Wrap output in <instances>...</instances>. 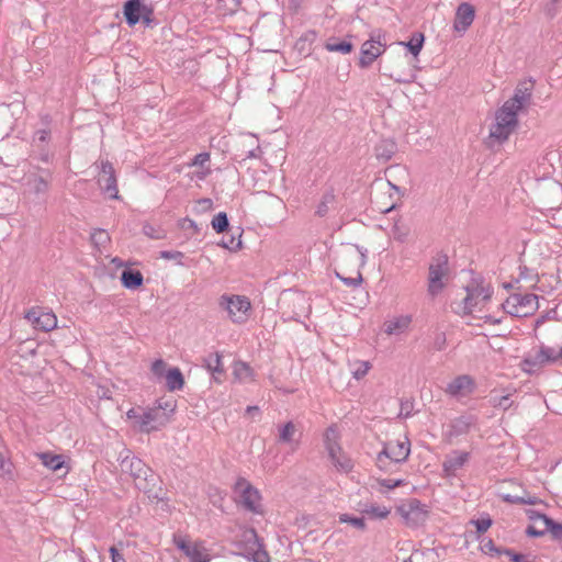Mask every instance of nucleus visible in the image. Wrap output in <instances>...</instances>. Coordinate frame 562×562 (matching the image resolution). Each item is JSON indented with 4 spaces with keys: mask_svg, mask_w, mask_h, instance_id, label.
<instances>
[{
    "mask_svg": "<svg viewBox=\"0 0 562 562\" xmlns=\"http://www.w3.org/2000/svg\"><path fill=\"white\" fill-rule=\"evenodd\" d=\"M449 272V257L446 252L439 251L431 257L427 280V294L431 299H435L443 291Z\"/></svg>",
    "mask_w": 562,
    "mask_h": 562,
    "instance_id": "1",
    "label": "nucleus"
},
{
    "mask_svg": "<svg viewBox=\"0 0 562 562\" xmlns=\"http://www.w3.org/2000/svg\"><path fill=\"white\" fill-rule=\"evenodd\" d=\"M396 513L403 518L406 527L418 529L426 525L430 510L429 506L418 498H409L396 507Z\"/></svg>",
    "mask_w": 562,
    "mask_h": 562,
    "instance_id": "2",
    "label": "nucleus"
},
{
    "mask_svg": "<svg viewBox=\"0 0 562 562\" xmlns=\"http://www.w3.org/2000/svg\"><path fill=\"white\" fill-rule=\"evenodd\" d=\"M536 81L532 78L519 81L514 90V94L503 105L506 111L514 112L518 116L519 112L527 111L532 104V95Z\"/></svg>",
    "mask_w": 562,
    "mask_h": 562,
    "instance_id": "3",
    "label": "nucleus"
},
{
    "mask_svg": "<svg viewBox=\"0 0 562 562\" xmlns=\"http://www.w3.org/2000/svg\"><path fill=\"white\" fill-rule=\"evenodd\" d=\"M517 126L518 116L501 106L495 113V123L490 127L488 139L503 144Z\"/></svg>",
    "mask_w": 562,
    "mask_h": 562,
    "instance_id": "4",
    "label": "nucleus"
},
{
    "mask_svg": "<svg viewBox=\"0 0 562 562\" xmlns=\"http://www.w3.org/2000/svg\"><path fill=\"white\" fill-rule=\"evenodd\" d=\"M385 33L381 30L373 31L370 38L361 45L359 67L369 68L385 52Z\"/></svg>",
    "mask_w": 562,
    "mask_h": 562,
    "instance_id": "5",
    "label": "nucleus"
},
{
    "mask_svg": "<svg viewBox=\"0 0 562 562\" xmlns=\"http://www.w3.org/2000/svg\"><path fill=\"white\" fill-rule=\"evenodd\" d=\"M504 311L515 317L532 315L539 307L538 295L532 293L512 294L503 304Z\"/></svg>",
    "mask_w": 562,
    "mask_h": 562,
    "instance_id": "6",
    "label": "nucleus"
},
{
    "mask_svg": "<svg viewBox=\"0 0 562 562\" xmlns=\"http://www.w3.org/2000/svg\"><path fill=\"white\" fill-rule=\"evenodd\" d=\"M123 18L131 27L139 22L150 26L154 22V9L151 5L143 3V0H126L122 9Z\"/></svg>",
    "mask_w": 562,
    "mask_h": 562,
    "instance_id": "7",
    "label": "nucleus"
},
{
    "mask_svg": "<svg viewBox=\"0 0 562 562\" xmlns=\"http://www.w3.org/2000/svg\"><path fill=\"white\" fill-rule=\"evenodd\" d=\"M135 486L142 491L150 502L159 503L168 501L167 492L162 486V480L151 469L136 481Z\"/></svg>",
    "mask_w": 562,
    "mask_h": 562,
    "instance_id": "8",
    "label": "nucleus"
},
{
    "mask_svg": "<svg viewBox=\"0 0 562 562\" xmlns=\"http://www.w3.org/2000/svg\"><path fill=\"white\" fill-rule=\"evenodd\" d=\"M220 306L227 311L232 322L241 324L248 318V311L251 308L250 301L244 295H227L220 297Z\"/></svg>",
    "mask_w": 562,
    "mask_h": 562,
    "instance_id": "9",
    "label": "nucleus"
},
{
    "mask_svg": "<svg viewBox=\"0 0 562 562\" xmlns=\"http://www.w3.org/2000/svg\"><path fill=\"white\" fill-rule=\"evenodd\" d=\"M240 542L245 546V557L254 562H270V557L255 528H246L241 532Z\"/></svg>",
    "mask_w": 562,
    "mask_h": 562,
    "instance_id": "10",
    "label": "nucleus"
},
{
    "mask_svg": "<svg viewBox=\"0 0 562 562\" xmlns=\"http://www.w3.org/2000/svg\"><path fill=\"white\" fill-rule=\"evenodd\" d=\"M411 453V443L406 441H396L384 443L382 451L376 457V464L381 470H385V460L390 459L392 462H405Z\"/></svg>",
    "mask_w": 562,
    "mask_h": 562,
    "instance_id": "11",
    "label": "nucleus"
},
{
    "mask_svg": "<svg viewBox=\"0 0 562 562\" xmlns=\"http://www.w3.org/2000/svg\"><path fill=\"white\" fill-rule=\"evenodd\" d=\"M479 417L474 414L465 413L452 418L443 431V437L447 442L452 443L453 439L468 435L473 428L476 427Z\"/></svg>",
    "mask_w": 562,
    "mask_h": 562,
    "instance_id": "12",
    "label": "nucleus"
},
{
    "mask_svg": "<svg viewBox=\"0 0 562 562\" xmlns=\"http://www.w3.org/2000/svg\"><path fill=\"white\" fill-rule=\"evenodd\" d=\"M98 186L112 200H119L117 179L114 167L109 160H100L98 166Z\"/></svg>",
    "mask_w": 562,
    "mask_h": 562,
    "instance_id": "13",
    "label": "nucleus"
},
{
    "mask_svg": "<svg viewBox=\"0 0 562 562\" xmlns=\"http://www.w3.org/2000/svg\"><path fill=\"white\" fill-rule=\"evenodd\" d=\"M235 492L240 494V503L250 513L262 514L260 506L261 495L246 479L239 477L234 486Z\"/></svg>",
    "mask_w": 562,
    "mask_h": 562,
    "instance_id": "14",
    "label": "nucleus"
},
{
    "mask_svg": "<svg viewBox=\"0 0 562 562\" xmlns=\"http://www.w3.org/2000/svg\"><path fill=\"white\" fill-rule=\"evenodd\" d=\"M329 428L326 432L325 447L328 452L333 465L339 472L349 473L353 469V461L342 451L340 445L336 440L329 438Z\"/></svg>",
    "mask_w": 562,
    "mask_h": 562,
    "instance_id": "15",
    "label": "nucleus"
},
{
    "mask_svg": "<svg viewBox=\"0 0 562 562\" xmlns=\"http://www.w3.org/2000/svg\"><path fill=\"white\" fill-rule=\"evenodd\" d=\"M161 409H166V407L159 404L158 407L148 408L140 414L137 426L142 432L149 434L166 425L168 417Z\"/></svg>",
    "mask_w": 562,
    "mask_h": 562,
    "instance_id": "16",
    "label": "nucleus"
},
{
    "mask_svg": "<svg viewBox=\"0 0 562 562\" xmlns=\"http://www.w3.org/2000/svg\"><path fill=\"white\" fill-rule=\"evenodd\" d=\"M475 387V380L471 375L461 374L448 383L445 392L453 397H464L471 395Z\"/></svg>",
    "mask_w": 562,
    "mask_h": 562,
    "instance_id": "17",
    "label": "nucleus"
},
{
    "mask_svg": "<svg viewBox=\"0 0 562 562\" xmlns=\"http://www.w3.org/2000/svg\"><path fill=\"white\" fill-rule=\"evenodd\" d=\"M40 170L41 173H30L26 178L29 191L37 196L47 194L53 180V172L49 169Z\"/></svg>",
    "mask_w": 562,
    "mask_h": 562,
    "instance_id": "18",
    "label": "nucleus"
},
{
    "mask_svg": "<svg viewBox=\"0 0 562 562\" xmlns=\"http://www.w3.org/2000/svg\"><path fill=\"white\" fill-rule=\"evenodd\" d=\"M475 19V8L469 2H461L453 21V30L460 35L464 34Z\"/></svg>",
    "mask_w": 562,
    "mask_h": 562,
    "instance_id": "19",
    "label": "nucleus"
},
{
    "mask_svg": "<svg viewBox=\"0 0 562 562\" xmlns=\"http://www.w3.org/2000/svg\"><path fill=\"white\" fill-rule=\"evenodd\" d=\"M121 470L124 473H128L133 479L134 483L143 475L146 474L150 468L139 458L131 456V451H126V456H120Z\"/></svg>",
    "mask_w": 562,
    "mask_h": 562,
    "instance_id": "20",
    "label": "nucleus"
},
{
    "mask_svg": "<svg viewBox=\"0 0 562 562\" xmlns=\"http://www.w3.org/2000/svg\"><path fill=\"white\" fill-rule=\"evenodd\" d=\"M25 318L33 323L36 329L49 331L57 326V317L53 312H40L38 308L32 307L26 314Z\"/></svg>",
    "mask_w": 562,
    "mask_h": 562,
    "instance_id": "21",
    "label": "nucleus"
},
{
    "mask_svg": "<svg viewBox=\"0 0 562 562\" xmlns=\"http://www.w3.org/2000/svg\"><path fill=\"white\" fill-rule=\"evenodd\" d=\"M525 533L530 538H538L550 533L552 540L562 542V521L559 522L551 518L547 520V527H541V529H536V525L531 524L527 526Z\"/></svg>",
    "mask_w": 562,
    "mask_h": 562,
    "instance_id": "22",
    "label": "nucleus"
},
{
    "mask_svg": "<svg viewBox=\"0 0 562 562\" xmlns=\"http://www.w3.org/2000/svg\"><path fill=\"white\" fill-rule=\"evenodd\" d=\"M470 459V453L467 451L453 450L448 454L442 463L443 472L447 475H454Z\"/></svg>",
    "mask_w": 562,
    "mask_h": 562,
    "instance_id": "23",
    "label": "nucleus"
},
{
    "mask_svg": "<svg viewBox=\"0 0 562 562\" xmlns=\"http://www.w3.org/2000/svg\"><path fill=\"white\" fill-rule=\"evenodd\" d=\"M353 36L347 35L345 38L330 36L324 44V48L328 52L339 53L341 55H349L353 52L355 46L350 41Z\"/></svg>",
    "mask_w": 562,
    "mask_h": 562,
    "instance_id": "24",
    "label": "nucleus"
},
{
    "mask_svg": "<svg viewBox=\"0 0 562 562\" xmlns=\"http://www.w3.org/2000/svg\"><path fill=\"white\" fill-rule=\"evenodd\" d=\"M122 285L127 290H137L144 284V277L139 270L126 268L120 277Z\"/></svg>",
    "mask_w": 562,
    "mask_h": 562,
    "instance_id": "25",
    "label": "nucleus"
},
{
    "mask_svg": "<svg viewBox=\"0 0 562 562\" xmlns=\"http://www.w3.org/2000/svg\"><path fill=\"white\" fill-rule=\"evenodd\" d=\"M412 323L411 315H401L384 323V331L387 335H395L405 331Z\"/></svg>",
    "mask_w": 562,
    "mask_h": 562,
    "instance_id": "26",
    "label": "nucleus"
},
{
    "mask_svg": "<svg viewBox=\"0 0 562 562\" xmlns=\"http://www.w3.org/2000/svg\"><path fill=\"white\" fill-rule=\"evenodd\" d=\"M544 366L546 363L540 349L535 353H528L521 361V369L529 374L537 372Z\"/></svg>",
    "mask_w": 562,
    "mask_h": 562,
    "instance_id": "27",
    "label": "nucleus"
},
{
    "mask_svg": "<svg viewBox=\"0 0 562 562\" xmlns=\"http://www.w3.org/2000/svg\"><path fill=\"white\" fill-rule=\"evenodd\" d=\"M165 379L166 386L170 392L180 391L184 386V376L177 367L168 369Z\"/></svg>",
    "mask_w": 562,
    "mask_h": 562,
    "instance_id": "28",
    "label": "nucleus"
},
{
    "mask_svg": "<svg viewBox=\"0 0 562 562\" xmlns=\"http://www.w3.org/2000/svg\"><path fill=\"white\" fill-rule=\"evenodd\" d=\"M204 363L206 369L212 373L214 380L220 383L221 379L218 376L224 374L222 356L218 352L211 353L204 359Z\"/></svg>",
    "mask_w": 562,
    "mask_h": 562,
    "instance_id": "29",
    "label": "nucleus"
},
{
    "mask_svg": "<svg viewBox=\"0 0 562 562\" xmlns=\"http://www.w3.org/2000/svg\"><path fill=\"white\" fill-rule=\"evenodd\" d=\"M37 457L41 459L44 467L47 469L57 472L65 467V459L61 454H54L52 452H41L37 453Z\"/></svg>",
    "mask_w": 562,
    "mask_h": 562,
    "instance_id": "30",
    "label": "nucleus"
},
{
    "mask_svg": "<svg viewBox=\"0 0 562 562\" xmlns=\"http://www.w3.org/2000/svg\"><path fill=\"white\" fill-rule=\"evenodd\" d=\"M317 38V32L314 30H308L301 35V37L295 43V48L300 54L308 56L312 52V45Z\"/></svg>",
    "mask_w": 562,
    "mask_h": 562,
    "instance_id": "31",
    "label": "nucleus"
},
{
    "mask_svg": "<svg viewBox=\"0 0 562 562\" xmlns=\"http://www.w3.org/2000/svg\"><path fill=\"white\" fill-rule=\"evenodd\" d=\"M425 43V35L422 32H414L407 42H398V45L404 46L414 57H417L423 49Z\"/></svg>",
    "mask_w": 562,
    "mask_h": 562,
    "instance_id": "32",
    "label": "nucleus"
},
{
    "mask_svg": "<svg viewBox=\"0 0 562 562\" xmlns=\"http://www.w3.org/2000/svg\"><path fill=\"white\" fill-rule=\"evenodd\" d=\"M374 150L378 159L389 161L396 151V144L393 140L383 139L375 146Z\"/></svg>",
    "mask_w": 562,
    "mask_h": 562,
    "instance_id": "33",
    "label": "nucleus"
},
{
    "mask_svg": "<svg viewBox=\"0 0 562 562\" xmlns=\"http://www.w3.org/2000/svg\"><path fill=\"white\" fill-rule=\"evenodd\" d=\"M190 562H210L211 557L209 550L200 542H194L187 552Z\"/></svg>",
    "mask_w": 562,
    "mask_h": 562,
    "instance_id": "34",
    "label": "nucleus"
},
{
    "mask_svg": "<svg viewBox=\"0 0 562 562\" xmlns=\"http://www.w3.org/2000/svg\"><path fill=\"white\" fill-rule=\"evenodd\" d=\"M336 200L334 189L330 188L324 192L322 199L316 207V215L319 217H324L328 214L330 206L334 205Z\"/></svg>",
    "mask_w": 562,
    "mask_h": 562,
    "instance_id": "35",
    "label": "nucleus"
},
{
    "mask_svg": "<svg viewBox=\"0 0 562 562\" xmlns=\"http://www.w3.org/2000/svg\"><path fill=\"white\" fill-rule=\"evenodd\" d=\"M297 432L296 426L293 422H288L279 426L278 442L291 445L294 442V436Z\"/></svg>",
    "mask_w": 562,
    "mask_h": 562,
    "instance_id": "36",
    "label": "nucleus"
},
{
    "mask_svg": "<svg viewBox=\"0 0 562 562\" xmlns=\"http://www.w3.org/2000/svg\"><path fill=\"white\" fill-rule=\"evenodd\" d=\"M488 403L491 406H493L495 408H501L503 411H507L513 406L514 401L510 398V394L494 395L492 392L490 395Z\"/></svg>",
    "mask_w": 562,
    "mask_h": 562,
    "instance_id": "37",
    "label": "nucleus"
},
{
    "mask_svg": "<svg viewBox=\"0 0 562 562\" xmlns=\"http://www.w3.org/2000/svg\"><path fill=\"white\" fill-rule=\"evenodd\" d=\"M212 228L217 233L222 234L229 229V221L226 212H220L217 213L212 222H211Z\"/></svg>",
    "mask_w": 562,
    "mask_h": 562,
    "instance_id": "38",
    "label": "nucleus"
},
{
    "mask_svg": "<svg viewBox=\"0 0 562 562\" xmlns=\"http://www.w3.org/2000/svg\"><path fill=\"white\" fill-rule=\"evenodd\" d=\"M468 288L470 291H473V296L475 297V300L482 297L484 302L490 301L494 293V289L490 284L483 285L481 283L476 285H468Z\"/></svg>",
    "mask_w": 562,
    "mask_h": 562,
    "instance_id": "39",
    "label": "nucleus"
},
{
    "mask_svg": "<svg viewBox=\"0 0 562 562\" xmlns=\"http://www.w3.org/2000/svg\"><path fill=\"white\" fill-rule=\"evenodd\" d=\"M383 76L389 77L390 79L394 80L397 83H411L414 80V75H409L408 77L403 76L397 70L392 69L387 66L383 68L382 71Z\"/></svg>",
    "mask_w": 562,
    "mask_h": 562,
    "instance_id": "40",
    "label": "nucleus"
},
{
    "mask_svg": "<svg viewBox=\"0 0 562 562\" xmlns=\"http://www.w3.org/2000/svg\"><path fill=\"white\" fill-rule=\"evenodd\" d=\"M241 233L236 237L235 235H231L228 238H223L217 245L228 249L229 251H237L241 248Z\"/></svg>",
    "mask_w": 562,
    "mask_h": 562,
    "instance_id": "41",
    "label": "nucleus"
},
{
    "mask_svg": "<svg viewBox=\"0 0 562 562\" xmlns=\"http://www.w3.org/2000/svg\"><path fill=\"white\" fill-rule=\"evenodd\" d=\"M502 499H503V502H505L507 504H517V505H525V504L535 505L538 503V498L535 496L525 498L522 496H516V495H512V494H503Z\"/></svg>",
    "mask_w": 562,
    "mask_h": 562,
    "instance_id": "42",
    "label": "nucleus"
},
{
    "mask_svg": "<svg viewBox=\"0 0 562 562\" xmlns=\"http://www.w3.org/2000/svg\"><path fill=\"white\" fill-rule=\"evenodd\" d=\"M470 522L474 525L476 532L481 535L488 530L493 524V520L488 514H483L481 517L472 519Z\"/></svg>",
    "mask_w": 562,
    "mask_h": 562,
    "instance_id": "43",
    "label": "nucleus"
},
{
    "mask_svg": "<svg viewBox=\"0 0 562 562\" xmlns=\"http://www.w3.org/2000/svg\"><path fill=\"white\" fill-rule=\"evenodd\" d=\"M90 238L95 247H104L110 241L108 232L102 228H95Z\"/></svg>",
    "mask_w": 562,
    "mask_h": 562,
    "instance_id": "44",
    "label": "nucleus"
},
{
    "mask_svg": "<svg viewBox=\"0 0 562 562\" xmlns=\"http://www.w3.org/2000/svg\"><path fill=\"white\" fill-rule=\"evenodd\" d=\"M339 522L350 524L351 526H353L355 528H357L359 530H364L367 527L366 521L362 517H356V516H351L349 514H341L339 516Z\"/></svg>",
    "mask_w": 562,
    "mask_h": 562,
    "instance_id": "45",
    "label": "nucleus"
},
{
    "mask_svg": "<svg viewBox=\"0 0 562 562\" xmlns=\"http://www.w3.org/2000/svg\"><path fill=\"white\" fill-rule=\"evenodd\" d=\"M143 233L151 239H161L165 237V233L161 228L155 227L149 223L143 225Z\"/></svg>",
    "mask_w": 562,
    "mask_h": 562,
    "instance_id": "46",
    "label": "nucleus"
},
{
    "mask_svg": "<svg viewBox=\"0 0 562 562\" xmlns=\"http://www.w3.org/2000/svg\"><path fill=\"white\" fill-rule=\"evenodd\" d=\"M372 518H386L390 514V509L384 506L371 505L364 510Z\"/></svg>",
    "mask_w": 562,
    "mask_h": 562,
    "instance_id": "47",
    "label": "nucleus"
},
{
    "mask_svg": "<svg viewBox=\"0 0 562 562\" xmlns=\"http://www.w3.org/2000/svg\"><path fill=\"white\" fill-rule=\"evenodd\" d=\"M150 370L156 378L161 379L166 376V373L168 371L167 363L162 359H157L151 363Z\"/></svg>",
    "mask_w": 562,
    "mask_h": 562,
    "instance_id": "48",
    "label": "nucleus"
},
{
    "mask_svg": "<svg viewBox=\"0 0 562 562\" xmlns=\"http://www.w3.org/2000/svg\"><path fill=\"white\" fill-rule=\"evenodd\" d=\"M336 276H337L338 279H340L342 281V283L345 285L350 286V288H357L363 281L362 274L359 271L357 272V277H355V278L344 277L338 271H336Z\"/></svg>",
    "mask_w": 562,
    "mask_h": 562,
    "instance_id": "49",
    "label": "nucleus"
},
{
    "mask_svg": "<svg viewBox=\"0 0 562 562\" xmlns=\"http://www.w3.org/2000/svg\"><path fill=\"white\" fill-rule=\"evenodd\" d=\"M481 543V549L484 553L504 554L503 549L497 548L492 539H483Z\"/></svg>",
    "mask_w": 562,
    "mask_h": 562,
    "instance_id": "50",
    "label": "nucleus"
},
{
    "mask_svg": "<svg viewBox=\"0 0 562 562\" xmlns=\"http://www.w3.org/2000/svg\"><path fill=\"white\" fill-rule=\"evenodd\" d=\"M159 257L168 260H176L179 265H182L184 254L178 250H161Z\"/></svg>",
    "mask_w": 562,
    "mask_h": 562,
    "instance_id": "51",
    "label": "nucleus"
},
{
    "mask_svg": "<svg viewBox=\"0 0 562 562\" xmlns=\"http://www.w3.org/2000/svg\"><path fill=\"white\" fill-rule=\"evenodd\" d=\"M371 364L369 361H359L358 367L352 371V375L356 380H360L367 375Z\"/></svg>",
    "mask_w": 562,
    "mask_h": 562,
    "instance_id": "52",
    "label": "nucleus"
},
{
    "mask_svg": "<svg viewBox=\"0 0 562 562\" xmlns=\"http://www.w3.org/2000/svg\"><path fill=\"white\" fill-rule=\"evenodd\" d=\"M527 516H528L529 520H531L533 522L541 521L542 527H547V520L551 519V517L547 516L546 514H542V513L533 510V509H528Z\"/></svg>",
    "mask_w": 562,
    "mask_h": 562,
    "instance_id": "53",
    "label": "nucleus"
},
{
    "mask_svg": "<svg viewBox=\"0 0 562 562\" xmlns=\"http://www.w3.org/2000/svg\"><path fill=\"white\" fill-rule=\"evenodd\" d=\"M50 139V130L49 128H41L37 130L34 134L33 140L40 146V144H47Z\"/></svg>",
    "mask_w": 562,
    "mask_h": 562,
    "instance_id": "54",
    "label": "nucleus"
},
{
    "mask_svg": "<svg viewBox=\"0 0 562 562\" xmlns=\"http://www.w3.org/2000/svg\"><path fill=\"white\" fill-rule=\"evenodd\" d=\"M234 373L238 379H244L252 374V369L246 362H239L235 367Z\"/></svg>",
    "mask_w": 562,
    "mask_h": 562,
    "instance_id": "55",
    "label": "nucleus"
},
{
    "mask_svg": "<svg viewBox=\"0 0 562 562\" xmlns=\"http://www.w3.org/2000/svg\"><path fill=\"white\" fill-rule=\"evenodd\" d=\"M465 290H467V296L463 300L464 312L471 313L472 310L476 306L477 302H476L475 297L473 296V291H470L468 286L465 288Z\"/></svg>",
    "mask_w": 562,
    "mask_h": 562,
    "instance_id": "56",
    "label": "nucleus"
},
{
    "mask_svg": "<svg viewBox=\"0 0 562 562\" xmlns=\"http://www.w3.org/2000/svg\"><path fill=\"white\" fill-rule=\"evenodd\" d=\"M210 161V154L207 151H202L198 155H195L191 162L188 164V166H199L204 167V165Z\"/></svg>",
    "mask_w": 562,
    "mask_h": 562,
    "instance_id": "57",
    "label": "nucleus"
},
{
    "mask_svg": "<svg viewBox=\"0 0 562 562\" xmlns=\"http://www.w3.org/2000/svg\"><path fill=\"white\" fill-rule=\"evenodd\" d=\"M503 552L505 555L509 557L512 562H531L527 560L524 554L515 552L513 549L504 548Z\"/></svg>",
    "mask_w": 562,
    "mask_h": 562,
    "instance_id": "58",
    "label": "nucleus"
},
{
    "mask_svg": "<svg viewBox=\"0 0 562 562\" xmlns=\"http://www.w3.org/2000/svg\"><path fill=\"white\" fill-rule=\"evenodd\" d=\"M173 542H175L176 547L180 551H182L186 555H187V552H189V550L191 549V547L193 544L182 537H175Z\"/></svg>",
    "mask_w": 562,
    "mask_h": 562,
    "instance_id": "59",
    "label": "nucleus"
},
{
    "mask_svg": "<svg viewBox=\"0 0 562 562\" xmlns=\"http://www.w3.org/2000/svg\"><path fill=\"white\" fill-rule=\"evenodd\" d=\"M413 402L412 401H401V412L400 416L404 418H408L412 416Z\"/></svg>",
    "mask_w": 562,
    "mask_h": 562,
    "instance_id": "60",
    "label": "nucleus"
},
{
    "mask_svg": "<svg viewBox=\"0 0 562 562\" xmlns=\"http://www.w3.org/2000/svg\"><path fill=\"white\" fill-rule=\"evenodd\" d=\"M519 279H525V280H535L536 282L538 281V274H533L532 273V270H530L527 266H520L519 267Z\"/></svg>",
    "mask_w": 562,
    "mask_h": 562,
    "instance_id": "61",
    "label": "nucleus"
},
{
    "mask_svg": "<svg viewBox=\"0 0 562 562\" xmlns=\"http://www.w3.org/2000/svg\"><path fill=\"white\" fill-rule=\"evenodd\" d=\"M179 225H180V227L182 229L191 228V229H193L194 234L199 233V228H198L196 223L193 220L189 218V217L182 218L179 222Z\"/></svg>",
    "mask_w": 562,
    "mask_h": 562,
    "instance_id": "62",
    "label": "nucleus"
},
{
    "mask_svg": "<svg viewBox=\"0 0 562 562\" xmlns=\"http://www.w3.org/2000/svg\"><path fill=\"white\" fill-rule=\"evenodd\" d=\"M404 484V480H392V479H384L380 481V485L383 487H386L389 490H393L397 486H401Z\"/></svg>",
    "mask_w": 562,
    "mask_h": 562,
    "instance_id": "63",
    "label": "nucleus"
},
{
    "mask_svg": "<svg viewBox=\"0 0 562 562\" xmlns=\"http://www.w3.org/2000/svg\"><path fill=\"white\" fill-rule=\"evenodd\" d=\"M109 553L112 559V562H125L124 555L119 551V549L115 546L110 547Z\"/></svg>",
    "mask_w": 562,
    "mask_h": 562,
    "instance_id": "64",
    "label": "nucleus"
}]
</instances>
